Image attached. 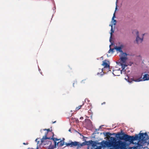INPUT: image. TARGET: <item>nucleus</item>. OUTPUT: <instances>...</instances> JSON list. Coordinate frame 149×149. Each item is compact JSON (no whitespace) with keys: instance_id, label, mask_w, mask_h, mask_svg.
I'll return each instance as SVG.
<instances>
[{"instance_id":"nucleus-1","label":"nucleus","mask_w":149,"mask_h":149,"mask_svg":"<svg viewBox=\"0 0 149 149\" xmlns=\"http://www.w3.org/2000/svg\"><path fill=\"white\" fill-rule=\"evenodd\" d=\"M123 135L119 137L116 136L117 138H119L120 140H123L125 141H129L132 143L134 141L139 140L142 141L144 143L147 142L149 139V137L146 132L140 133L139 134H136L135 136H130L127 134H123Z\"/></svg>"},{"instance_id":"nucleus-2","label":"nucleus","mask_w":149,"mask_h":149,"mask_svg":"<svg viewBox=\"0 0 149 149\" xmlns=\"http://www.w3.org/2000/svg\"><path fill=\"white\" fill-rule=\"evenodd\" d=\"M110 138L112 141L111 145L113 148L109 149H124L125 144L124 142L120 140L117 141L115 137H112Z\"/></svg>"},{"instance_id":"nucleus-3","label":"nucleus","mask_w":149,"mask_h":149,"mask_svg":"<svg viewBox=\"0 0 149 149\" xmlns=\"http://www.w3.org/2000/svg\"><path fill=\"white\" fill-rule=\"evenodd\" d=\"M120 64L122 68V70H124L125 67L127 66L126 64V61L127 59V54L125 53H123L120 56Z\"/></svg>"},{"instance_id":"nucleus-4","label":"nucleus","mask_w":149,"mask_h":149,"mask_svg":"<svg viewBox=\"0 0 149 149\" xmlns=\"http://www.w3.org/2000/svg\"><path fill=\"white\" fill-rule=\"evenodd\" d=\"M47 132L45 134V135L44 136H43L42 139H41V141L42 143H43V142L45 141V140H46L47 139H52L54 141V144L55 145H56V141H58L60 139H57V138H53V137H47Z\"/></svg>"},{"instance_id":"nucleus-5","label":"nucleus","mask_w":149,"mask_h":149,"mask_svg":"<svg viewBox=\"0 0 149 149\" xmlns=\"http://www.w3.org/2000/svg\"><path fill=\"white\" fill-rule=\"evenodd\" d=\"M149 80V74H145L143 77V79L141 77L137 79L133 80V81L136 82H139L141 81L148 80Z\"/></svg>"},{"instance_id":"nucleus-6","label":"nucleus","mask_w":149,"mask_h":149,"mask_svg":"<svg viewBox=\"0 0 149 149\" xmlns=\"http://www.w3.org/2000/svg\"><path fill=\"white\" fill-rule=\"evenodd\" d=\"M65 145L66 146H70L71 147L77 146H80L79 144V142L76 141L74 142L71 141L70 143H66Z\"/></svg>"},{"instance_id":"nucleus-7","label":"nucleus","mask_w":149,"mask_h":149,"mask_svg":"<svg viewBox=\"0 0 149 149\" xmlns=\"http://www.w3.org/2000/svg\"><path fill=\"white\" fill-rule=\"evenodd\" d=\"M136 34L137 36V37L136 38V40L137 43L138 44H139L143 40V36H144L145 34H142V38H140L139 37V32L138 31H136Z\"/></svg>"},{"instance_id":"nucleus-8","label":"nucleus","mask_w":149,"mask_h":149,"mask_svg":"<svg viewBox=\"0 0 149 149\" xmlns=\"http://www.w3.org/2000/svg\"><path fill=\"white\" fill-rule=\"evenodd\" d=\"M124 70H120V69L117 70H113V74L115 76H118L122 74V71Z\"/></svg>"},{"instance_id":"nucleus-9","label":"nucleus","mask_w":149,"mask_h":149,"mask_svg":"<svg viewBox=\"0 0 149 149\" xmlns=\"http://www.w3.org/2000/svg\"><path fill=\"white\" fill-rule=\"evenodd\" d=\"M124 47L123 45H121L119 47H116L115 49L117 51L121 53V54L123 53L122 50V49Z\"/></svg>"},{"instance_id":"nucleus-10","label":"nucleus","mask_w":149,"mask_h":149,"mask_svg":"<svg viewBox=\"0 0 149 149\" xmlns=\"http://www.w3.org/2000/svg\"><path fill=\"white\" fill-rule=\"evenodd\" d=\"M104 135H105V136H107V137L109 136L110 135H115V134L116 135H118L119 136H120V135L121 134V133H119V132H118L116 134V133H113V134H111L109 132H105V133H104Z\"/></svg>"},{"instance_id":"nucleus-11","label":"nucleus","mask_w":149,"mask_h":149,"mask_svg":"<svg viewBox=\"0 0 149 149\" xmlns=\"http://www.w3.org/2000/svg\"><path fill=\"white\" fill-rule=\"evenodd\" d=\"M102 65L104 66V68H109V65L106 62V60L103 61V63Z\"/></svg>"},{"instance_id":"nucleus-12","label":"nucleus","mask_w":149,"mask_h":149,"mask_svg":"<svg viewBox=\"0 0 149 149\" xmlns=\"http://www.w3.org/2000/svg\"><path fill=\"white\" fill-rule=\"evenodd\" d=\"M104 145L106 146H112L111 145V143L107 141H104Z\"/></svg>"},{"instance_id":"nucleus-13","label":"nucleus","mask_w":149,"mask_h":149,"mask_svg":"<svg viewBox=\"0 0 149 149\" xmlns=\"http://www.w3.org/2000/svg\"><path fill=\"white\" fill-rule=\"evenodd\" d=\"M84 103L83 102L82 105H79L78 107H77L76 108V111H77L79 109H81L82 108V107L84 105Z\"/></svg>"},{"instance_id":"nucleus-14","label":"nucleus","mask_w":149,"mask_h":149,"mask_svg":"<svg viewBox=\"0 0 149 149\" xmlns=\"http://www.w3.org/2000/svg\"><path fill=\"white\" fill-rule=\"evenodd\" d=\"M58 143H59V145L60 146H63L64 144V142L63 141H61L60 142H58L57 144H58Z\"/></svg>"},{"instance_id":"nucleus-15","label":"nucleus","mask_w":149,"mask_h":149,"mask_svg":"<svg viewBox=\"0 0 149 149\" xmlns=\"http://www.w3.org/2000/svg\"><path fill=\"white\" fill-rule=\"evenodd\" d=\"M110 26H111V33H110L111 34V38L112 36V33H114V31L113 29V25H110Z\"/></svg>"},{"instance_id":"nucleus-16","label":"nucleus","mask_w":149,"mask_h":149,"mask_svg":"<svg viewBox=\"0 0 149 149\" xmlns=\"http://www.w3.org/2000/svg\"><path fill=\"white\" fill-rule=\"evenodd\" d=\"M86 142L87 145H91L93 143V141L92 140H90L88 141H86Z\"/></svg>"},{"instance_id":"nucleus-17","label":"nucleus","mask_w":149,"mask_h":149,"mask_svg":"<svg viewBox=\"0 0 149 149\" xmlns=\"http://www.w3.org/2000/svg\"><path fill=\"white\" fill-rule=\"evenodd\" d=\"M114 49H111V48H110V49L108 51V53H110L111 52L112 53H113L114 51H113L114 50Z\"/></svg>"},{"instance_id":"nucleus-18","label":"nucleus","mask_w":149,"mask_h":149,"mask_svg":"<svg viewBox=\"0 0 149 149\" xmlns=\"http://www.w3.org/2000/svg\"><path fill=\"white\" fill-rule=\"evenodd\" d=\"M43 130H47V132H46V133H45V134L46 133H47H47H48V132H51V131L49 129H43Z\"/></svg>"},{"instance_id":"nucleus-19","label":"nucleus","mask_w":149,"mask_h":149,"mask_svg":"<svg viewBox=\"0 0 149 149\" xmlns=\"http://www.w3.org/2000/svg\"><path fill=\"white\" fill-rule=\"evenodd\" d=\"M91 145L93 147H95L96 146V144L95 141H93V142L91 144Z\"/></svg>"},{"instance_id":"nucleus-20","label":"nucleus","mask_w":149,"mask_h":149,"mask_svg":"<svg viewBox=\"0 0 149 149\" xmlns=\"http://www.w3.org/2000/svg\"><path fill=\"white\" fill-rule=\"evenodd\" d=\"M102 146H97V148H96L95 149H101Z\"/></svg>"},{"instance_id":"nucleus-21","label":"nucleus","mask_w":149,"mask_h":149,"mask_svg":"<svg viewBox=\"0 0 149 149\" xmlns=\"http://www.w3.org/2000/svg\"><path fill=\"white\" fill-rule=\"evenodd\" d=\"M113 22L114 23H113V24L114 25H115L116 24V20H114V19L113 20Z\"/></svg>"},{"instance_id":"nucleus-22","label":"nucleus","mask_w":149,"mask_h":149,"mask_svg":"<svg viewBox=\"0 0 149 149\" xmlns=\"http://www.w3.org/2000/svg\"><path fill=\"white\" fill-rule=\"evenodd\" d=\"M48 144H50V145L52 144V142L50 141H48L47 143Z\"/></svg>"},{"instance_id":"nucleus-23","label":"nucleus","mask_w":149,"mask_h":149,"mask_svg":"<svg viewBox=\"0 0 149 149\" xmlns=\"http://www.w3.org/2000/svg\"><path fill=\"white\" fill-rule=\"evenodd\" d=\"M131 149H136V148L135 147H131L130 148Z\"/></svg>"},{"instance_id":"nucleus-24","label":"nucleus","mask_w":149,"mask_h":149,"mask_svg":"<svg viewBox=\"0 0 149 149\" xmlns=\"http://www.w3.org/2000/svg\"><path fill=\"white\" fill-rule=\"evenodd\" d=\"M38 139L37 138L35 140L36 141L38 142H38H39V141H38Z\"/></svg>"},{"instance_id":"nucleus-25","label":"nucleus","mask_w":149,"mask_h":149,"mask_svg":"<svg viewBox=\"0 0 149 149\" xmlns=\"http://www.w3.org/2000/svg\"><path fill=\"white\" fill-rule=\"evenodd\" d=\"M115 13H114L113 14V16L112 17V20H113V19H114V18H115Z\"/></svg>"},{"instance_id":"nucleus-26","label":"nucleus","mask_w":149,"mask_h":149,"mask_svg":"<svg viewBox=\"0 0 149 149\" xmlns=\"http://www.w3.org/2000/svg\"><path fill=\"white\" fill-rule=\"evenodd\" d=\"M77 82H74L73 83V86L74 87V84H77Z\"/></svg>"},{"instance_id":"nucleus-27","label":"nucleus","mask_w":149,"mask_h":149,"mask_svg":"<svg viewBox=\"0 0 149 149\" xmlns=\"http://www.w3.org/2000/svg\"><path fill=\"white\" fill-rule=\"evenodd\" d=\"M86 80V79L85 80H83L82 81H81V83H84L85 82L84 81Z\"/></svg>"},{"instance_id":"nucleus-28","label":"nucleus","mask_w":149,"mask_h":149,"mask_svg":"<svg viewBox=\"0 0 149 149\" xmlns=\"http://www.w3.org/2000/svg\"><path fill=\"white\" fill-rule=\"evenodd\" d=\"M105 103H106V102H104L103 103H102V105L103 104H105Z\"/></svg>"},{"instance_id":"nucleus-29","label":"nucleus","mask_w":149,"mask_h":149,"mask_svg":"<svg viewBox=\"0 0 149 149\" xmlns=\"http://www.w3.org/2000/svg\"><path fill=\"white\" fill-rule=\"evenodd\" d=\"M23 144H24V145H26V144H27V143H23Z\"/></svg>"},{"instance_id":"nucleus-30","label":"nucleus","mask_w":149,"mask_h":149,"mask_svg":"<svg viewBox=\"0 0 149 149\" xmlns=\"http://www.w3.org/2000/svg\"><path fill=\"white\" fill-rule=\"evenodd\" d=\"M48 149H53L52 148H49Z\"/></svg>"},{"instance_id":"nucleus-31","label":"nucleus","mask_w":149,"mask_h":149,"mask_svg":"<svg viewBox=\"0 0 149 149\" xmlns=\"http://www.w3.org/2000/svg\"><path fill=\"white\" fill-rule=\"evenodd\" d=\"M56 122V121H54V122H53L52 123H55Z\"/></svg>"},{"instance_id":"nucleus-32","label":"nucleus","mask_w":149,"mask_h":149,"mask_svg":"<svg viewBox=\"0 0 149 149\" xmlns=\"http://www.w3.org/2000/svg\"><path fill=\"white\" fill-rule=\"evenodd\" d=\"M100 70H101V71L102 72V71H103V69H100Z\"/></svg>"},{"instance_id":"nucleus-33","label":"nucleus","mask_w":149,"mask_h":149,"mask_svg":"<svg viewBox=\"0 0 149 149\" xmlns=\"http://www.w3.org/2000/svg\"><path fill=\"white\" fill-rule=\"evenodd\" d=\"M83 144H80V146H83Z\"/></svg>"},{"instance_id":"nucleus-34","label":"nucleus","mask_w":149,"mask_h":149,"mask_svg":"<svg viewBox=\"0 0 149 149\" xmlns=\"http://www.w3.org/2000/svg\"><path fill=\"white\" fill-rule=\"evenodd\" d=\"M117 9V6H116V10Z\"/></svg>"},{"instance_id":"nucleus-35","label":"nucleus","mask_w":149,"mask_h":149,"mask_svg":"<svg viewBox=\"0 0 149 149\" xmlns=\"http://www.w3.org/2000/svg\"><path fill=\"white\" fill-rule=\"evenodd\" d=\"M83 118V117H81L80 118V119H81H81H82V118Z\"/></svg>"},{"instance_id":"nucleus-36","label":"nucleus","mask_w":149,"mask_h":149,"mask_svg":"<svg viewBox=\"0 0 149 149\" xmlns=\"http://www.w3.org/2000/svg\"><path fill=\"white\" fill-rule=\"evenodd\" d=\"M83 118V117H81L80 118V119H81H81H82V118Z\"/></svg>"},{"instance_id":"nucleus-37","label":"nucleus","mask_w":149,"mask_h":149,"mask_svg":"<svg viewBox=\"0 0 149 149\" xmlns=\"http://www.w3.org/2000/svg\"><path fill=\"white\" fill-rule=\"evenodd\" d=\"M70 131H71L70 129H69V132H70Z\"/></svg>"},{"instance_id":"nucleus-38","label":"nucleus","mask_w":149,"mask_h":149,"mask_svg":"<svg viewBox=\"0 0 149 149\" xmlns=\"http://www.w3.org/2000/svg\"><path fill=\"white\" fill-rule=\"evenodd\" d=\"M53 135H54V134L53 133Z\"/></svg>"},{"instance_id":"nucleus-39","label":"nucleus","mask_w":149,"mask_h":149,"mask_svg":"<svg viewBox=\"0 0 149 149\" xmlns=\"http://www.w3.org/2000/svg\"><path fill=\"white\" fill-rule=\"evenodd\" d=\"M42 130H41V131H40L41 132H42Z\"/></svg>"}]
</instances>
